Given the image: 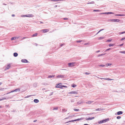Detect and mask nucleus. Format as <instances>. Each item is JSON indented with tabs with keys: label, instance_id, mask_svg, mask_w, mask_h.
I'll return each mask as SVG.
<instances>
[{
	"label": "nucleus",
	"instance_id": "nucleus-1",
	"mask_svg": "<svg viewBox=\"0 0 125 125\" xmlns=\"http://www.w3.org/2000/svg\"><path fill=\"white\" fill-rule=\"evenodd\" d=\"M75 62H73L68 63V65L69 67H73L75 66Z\"/></svg>",
	"mask_w": 125,
	"mask_h": 125
},
{
	"label": "nucleus",
	"instance_id": "nucleus-2",
	"mask_svg": "<svg viewBox=\"0 0 125 125\" xmlns=\"http://www.w3.org/2000/svg\"><path fill=\"white\" fill-rule=\"evenodd\" d=\"M33 16H34L32 14H28V15H21V17H33Z\"/></svg>",
	"mask_w": 125,
	"mask_h": 125
},
{
	"label": "nucleus",
	"instance_id": "nucleus-3",
	"mask_svg": "<svg viewBox=\"0 0 125 125\" xmlns=\"http://www.w3.org/2000/svg\"><path fill=\"white\" fill-rule=\"evenodd\" d=\"M78 94V92L74 91H72L68 93V94Z\"/></svg>",
	"mask_w": 125,
	"mask_h": 125
},
{
	"label": "nucleus",
	"instance_id": "nucleus-4",
	"mask_svg": "<svg viewBox=\"0 0 125 125\" xmlns=\"http://www.w3.org/2000/svg\"><path fill=\"white\" fill-rule=\"evenodd\" d=\"M61 83H59L58 84H56V85L55 87L56 88H59L61 89H62V85H61Z\"/></svg>",
	"mask_w": 125,
	"mask_h": 125
},
{
	"label": "nucleus",
	"instance_id": "nucleus-5",
	"mask_svg": "<svg viewBox=\"0 0 125 125\" xmlns=\"http://www.w3.org/2000/svg\"><path fill=\"white\" fill-rule=\"evenodd\" d=\"M109 21L112 22H118L119 21V20L117 19H110Z\"/></svg>",
	"mask_w": 125,
	"mask_h": 125
},
{
	"label": "nucleus",
	"instance_id": "nucleus-6",
	"mask_svg": "<svg viewBox=\"0 0 125 125\" xmlns=\"http://www.w3.org/2000/svg\"><path fill=\"white\" fill-rule=\"evenodd\" d=\"M20 91V89H19V88L17 89H15V90H13L12 91H11V92H10L9 93H7V94H8L10 93H12V92H19Z\"/></svg>",
	"mask_w": 125,
	"mask_h": 125
},
{
	"label": "nucleus",
	"instance_id": "nucleus-7",
	"mask_svg": "<svg viewBox=\"0 0 125 125\" xmlns=\"http://www.w3.org/2000/svg\"><path fill=\"white\" fill-rule=\"evenodd\" d=\"M49 30L47 29H45L41 30V31L44 33L47 32L49 31Z\"/></svg>",
	"mask_w": 125,
	"mask_h": 125
},
{
	"label": "nucleus",
	"instance_id": "nucleus-8",
	"mask_svg": "<svg viewBox=\"0 0 125 125\" xmlns=\"http://www.w3.org/2000/svg\"><path fill=\"white\" fill-rule=\"evenodd\" d=\"M100 79H103L105 80H107L109 81V80H113L112 79H110L109 78H100Z\"/></svg>",
	"mask_w": 125,
	"mask_h": 125
},
{
	"label": "nucleus",
	"instance_id": "nucleus-9",
	"mask_svg": "<svg viewBox=\"0 0 125 125\" xmlns=\"http://www.w3.org/2000/svg\"><path fill=\"white\" fill-rule=\"evenodd\" d=\"M19 38V37H14L11 38V40H16Z\"/></svg>",
	"mask_w": 125,
	"mask_h": 125
},
{
	"label": "nucleus",
	"instance_id": "nucleus-10",
	"mask_svg": "<svg viewBox=\"0 0 125 125\" xmlns=\"http://www.w3.org/2000/svg\"><path fill=\"white\" fill-rule=\"evenodd\" d=\"M108 119H107L102 120V123H104L108 121Z\"/></svg>",
	"mask_w": 125,
	"mask_h": 125
},
{
	"label": "nucleus",
	"instance_id": "nucleus-11",
	"mask_svg": "<svg viewBox=\"0 0 125 125\" xmlns=\"http://www.w3.org/2000/svg\"><path fill=\"white\" fill-rule=\"evenodd\" d=\"M94 117H90L89 118H86V119L87 120H89L93 119H94Z\"/></svg>",
	"mask_w": 125,
	"mask_h": 125
},
{
	"label": "nucleus",
	"instance_id": "nucleus-12",
	"mask_svg": "<svg viewBox=\"0 0 125 125\" xmlns=\"http://www.w3.org/2000/svg\"><path fill=\"white\" fill-rule=\"evenodd\" d=\"M93 102L92 101H89L86 102H85V103L86 104H91Z\"/></svg>",
	"mask_w": 125,
	"mask_h": 125
},
{
	"label": "nucleus",
	"instance_id": "nucleus-13",
	"mask_svg": "<svg viewBox=\"0 0 125 125\" xmlns=\"http://www.w3.org/2000/svg\"><path fill=\"white\" fill-rule=\"evenodd\" d=\"M58 107H53L52 110L54 111L55 110H57L58 109Z\"/></svg>",
	"mask_w": 125,
	"mask_h": 125
},
{
	"label": "nucleus",
	"instance_id": "nucleus-14",
	"mask_svg": "<svg viewBox=\"0 0 125 125\" xmlns=\"http://www.w3.org/2000/svg\"><path fill=\"white\" fill-rule=\"evenodd\" d=\"M114 13L111 12H104V14H113Z\"/></svg>",
	"mask_w": 125,
	"mask_h": 125
},
{
	"label": "nucleus",
	"instance_id": "nucleus-15",
	"mask_svg": "<svg viewBox=\"0 0 125 125\" xmlns=\"http://www.w3.org/2000/svg\"><path fill=\"white\" fill-rule=\"evenodd\" d=\"M10 64L8 65V66H7L6 67L5 70H7L8 69L10 68Z\"/></svg>",
	"mask_w": 125,
	"mask_h": 125
},
{
	"label": "nucleus",
	"instance_id": "nucleus-16",
	"mask_svg": "<svg viewBox=\"0 0 125 125\" xmlns=\"http://www.w3.org/2000/svg\"><path fill=\"white\" fill-rule=\"evenodd\" d=\"M57 77L58 78H63V76L62 75H58L57 76Z\"/></svg>",
	"mask_w": 125,
	"mask_h": 125
},
{
	"label": "nucleus",
	"instance_id": "nucleus-17",
	"mask_svg": "<svg viewBox=\"0 0 125 125\" xmlns=\"http://www.w3.org/2000/svg\"><path fill=\"white\" fill-rule=\"evenodd\" d=\"M34 102L35 103H38L39 102V100L37 99H35L34 100Z\"/></svg>",
	"mask_w": 125,
	"mask_h": 125
},
{
	"label": "nucleus",
	"instance_id": "nucleus-18",
	"mask_svg": "<svg viewBox=\"0 0 125 125\" xmlns=\"http://www.w3.org/2000/svg\"><path fill=\"white\" fill-rule=\"evenodd\" d=\"M21 62H27V61L26 60H21Z\"/></svg>",
	"mask_w": 125,
	"mask_h": 125
},
{
	"label": "nucleus",
	"instance_id": "nucleus-19",
	"mask_svg": "<svg viewBox=\"0 0 125 125\" xmlns=\"http://www.w3.org/2000/svg\"><path fill=\"white\" fill-rule=\"evenodd\" d=\"M94 1H92L90 2H88L87 3V4H94Z\"/></svg>",
	"mask_w": 125,
	"mask_h": 125
},
{
	"label": "nucleus",
	"instance_id": "nucleus-20",
	"mask_svg": "<svg viewBox=\"0 0 125 125\" xmlns=\"http://www.w3.org/2000/svg\"><path fill=\"white\" fill-rule=\"evenodd\" d=\"M123 113V112L122 111H119L117 112V114L118 115L121 114Z\"/></svg>",
	"mask_w": 125,
	"mask_h": 125
},
{
	"label": "nucleus",
	"instance_id": "nucleus-21",
	"mask_svg": "<svg viewBox=\"0 0 125 125\" xmlns=\"http://www.w3.org/2000/svg\"><path fill=\"white\" fill-rule=\"evenodd\" d=\"M82 120V118H79L76 119L74 120V121H78L80 120Z\"/></svg>",
	"mask_w": 125,
	"mask_h": 125
},
{
	"label": "nucleus",
	"instance_id": "nucleus-22",
	"mask_svg": "<svg viewBox=\"0 0 125 125\" xmlns=\"http://www.w3.org/2000/svg\"><path fill=\"white\" fill-rule=\"evenodd\" d=\"M115 16H125V15L124 14H115Z\"/></svg>",
	"mask_w": 125,
	"mask_h": 125
},
{
	"label": "nucleus",
	"instance_id": "nucleus-23",
	"mask_svg": "<svg viewBox=\"0 0 125 125\" xmlns=\"http://www.w3.org/2000/svg\"><path fill=\"white\" fill-rule=\"evenodd\" d=\"M112 64L111 63H107L106 64V66H107V67H108V66H110Z\"/></svg>",
	"mask_w": 125,
	"mask_h": 125
},
{
	"label": "nucleus",
	"instance_id": "nucleus-24",
	"mask_svg": "<svg viewBox=\"0 0 125 125\" xmlns=\"http://www.w3.org/2000/svg\"><path fill=\"white\" fill-rule=\"evenodd\" d=\"M13 55L14 56L16 57L18 56V54L17 53H14Z\"/></svg>",
	"mask_w": 125,
	"mask_h": 125
},
{
	"label": "nucleus",
	"instance_id": "nucleus-25",
	"mask_svg": "<svg viewBox=\"0 0 125 125\" xmlns=\"http://www.w3.org/2000/svg\"><path fill=\"white\" fill-rule=\"evenodd\" d=\"M104 38V37H101L99 38L98 39L99 40H101L103 39Z\"/></svg>",
	"mask_w": 125,
	"mask_h": 125
},
{
	"label": "nucleus",
	"instance_id": "nucleus-26",
	"mask_svg": "<svg viewBox=\"0 0 125 125\" xmlns=\"http://www.w3.org/2000/svg\"><path fill=\"white\" fill-rule=\"evenodd\" d=\"M77 86L76 85L74 84H73L71 85L72 87H73L74 88L76 87Z\"/></svg>",
	"mask_w": 125,
	"mask_h": 125
},
{
	"label": "nucleus",
	"instance_id": "nucleus-27",
	"mask_svg": "<svg viewBox=\"0 0 125 125\" xmlns=\"http://www.w3.org/2000/svg\"><path fill=\"white\" fill-rule=\"evenodd\" d=\"M119 52L120 53H121L125 54V51H120Z\"/></svg>",
	"mask_w": 125,
	"mask_h": 125
},
{
	"label": "nucleus",
	"instance_id": "nucleus-28",
	"mask_svg": "<svg viewBox=\"0 0 125 125\" xmlns=\"http://www.w3.org/2000/svg\"><path fill=\"white\" fill-rule=\"evenodd\" d=\"M74 121H74V120H71V121H69L68 122H66V123H68V122H74Z\"/></svg>",
	"mask_w": 125,
	"mask_h": 125
},
{
	"label": "nucleus",
	"instance_id": "nucleus-29",
	"mask_svg": "<svg viewBox=\"0 0 125 125\" xmlns=\"http://www.w3.org/2000/svg\"><path fill=\"white\" fill-rule=\"evenodd\" d=\"M94 11H96V12H100L101 11L99 10H93Z\"/></svg>",
	"mask_w": 125,
	"mask_h": 125
},
{
	"label": "nucleus",
	"instance_id": "nucleus-30",
	"mask_svg": "<svg viewBox=\"0 0 125 125\" xmlns=\"http://www.w3.org/2000/svg\"><path fill=\"white\" fill-rule=\"evenodd\" d=\"M102 110V109L101 108H98L97 109H96V111H101V110Z\"/></svg>",
	"mask_w": 125,
	"mask_h": 125
},
{
	"label": "nucleus",
	"instance_id": "nucleus-31",
	"mask_svg": "<svg viewBox=\"0 0 125 125\" xmlns=\"http://www.w3.org/2000/svg\"><path fill=\"white\" fill-rule=\"evenodd\" d=\"M37 35V33H35V34H33L32 36V37H34L36 36Z\"/></svg>",
	"mask_w": 125,
	"mask_h": 125
},
{
	"label": "nucleus",
	"instance_id": "nucleus-32",
	"mask_svg": "<svg viewBox=\"0 0 125 125\" xmlns=\"http://www.w3.org/2000/svg\"><path fill=\"white\" fill-rule=\"evenodd\" d=\"M104 30V29H101L97 33V34H98L99 32H100L101 31L103 30Z\"/></svg>",
	"mask_w": 125,
	"mask_h": 125
},
{
	"label": "nucleus",
	"instance_id": "nucleus-33",
	"mask_svg": "<svg viewBox=\"0 0 125 125\" xmlns=\"http://www.w3.org/2000/svg\"><path fill=\"white\" fill-rule=\"evenodd\" d=\"M112 40V39L108 40L106 41V42H110Z\"/></svg>",
	"mask_w": 125,
	"mask_h": 125
},
{
	"label": "nucleus",
	"instance_id": "nucleus-34",
	"mask_svg": "<svg viewBox=\"0 0 125 125\" xmlns=\"http://www.w3.org/2000/svg\"><path fill=\"white\" fill-rule=\"evenodd\" d=\"M63 0H51V1H62Z\"/></svg>",
	"mask_w": 125,
	"mask_h": 125
},
{
	"label": "nucleus",
	"instance_id": "nucleus-35",
	"mask_svg": "<svg viewBox=\"0 0 125 125\" xmlns=\"http://www.w3.org/2000/svg\"><path fill=\"white\" fill-rule=\"evenodd\" d=\"M99 67H104L105 66V65H99Z\"/></svg>",
	"mask_w": 125,
	"mask_h": 125
},
{
	"label": "nucleus",
	"instance_id": "nucleus-36",
	"mask_svg": "<svg viewBox=\"0 0 125 125\" xmlns=\"http://www.w3.org/2000/svg\"><path fill=\"white\" fill-rule=\"evenodd\" d=\"M54 76H53V75H52V76L50 75V76H48V77L49 78H52V77H54Z\"/></svg>",
	"mask_w": 125,
	"mask_h": 125
},
{
	"label": "nucleus",
	"instance_id": "nucleus-37",
	"mask_svg": "<svg viewBox=\"0 0 125 125\" xmlns=\"http://www.w3.org/2000/svg\"><path fill=\"white\" fill-rule=\"evenodd\" d=\"M114 44H109V47H111L112 46H113L114 45Z\"/></svg>",
	"mask_w": 125,
	"mask_h": 125
},
{
	"label": "nucleus",
	"instance_id": "nucleus-38",
	"mask_svg": "<svg viewBox=\"0 0 125 125\" xmlns=\"http://www.w3.org/2000/svg\"><path fill=\"white\" fill-rule=\"evenodd\" d=\"M121 118V117L119 116H117V119H120Z\"/></svg>",
	"mask_w": 125,
	"mask_h": 125
},
{
	"label": "nucleus",
	"instance_id": "nucleus-39",
	"mask_svg": "<svg viewBox=\"0 0 125 125\" xmlns=\"http://www.w3.org/2000/svg\"><path fill=\"white\" fill-rule=\"evenodd\" d=\"M124 39H125V37H124L123 38H122L121 39V41H123L124 40Z\"/></svg>",
	"mask_w": 125,
	"mask_h": 125
},
{
	"label": "nucleus",
	"instance_id": "nucleus-40",
	"mask_svg": "<svg viewBox=\"0 0 125 125\" xmlns=\"http://www.w3.org/2000/svg\"><path fill=\"white\" fill-rule=\"evenodd\" d=\"M98 123L99 124H101V123H102V120L101 121H100L99 122H98Z\"/></svg>",
	"mask_w": 125,
	"mask_h": 125
},
{
	"label": "nucleus",
	"instance_id": "nucleus-41",
	"mask_svg": "<svg viewBox=\"0 0 125 125\" xmlns=\"http://www.w3.org/2000/svg\"><path fill=\"white\" fill-rule=\"evenodd\" d=\"M82 103L81 102L79 101L77 102V104H79L81 103Z\"/></svg>",
	"mask_w": 125,
	"mask_h": 125
},
{
	"label": "nucleus",
	"instance_id": "nucleus-42",
	"mask_svg": "<svg viewBox=\"0 0 125 125\" xmlns=\"http://www.w3.org/2000/svg\"><path fill=\"white\" fill-rule=\"evenodd\" d=\"M63 19L64 20H67L68 19L67 18H64Z\"/></svg>",
	"mask_w": 125,
	"mask_h": 125
},
{
	"label": "nucleus",
	"instance_id": "nucleus-43",
	"mask_svg": "<svg viewBox=\"0 0 125 125\" xmlns=\"http://www.w3.org/2000/svg\"><path fill=\"white\" fill-rule=\"evenodd\" d=\"M74 110L75 111H78L79 110V109H74Z\"/></svg>",
	"mask_w": 125,
	"mask_h": 125
},
{
	"label": "nucleus",
	"instance_id": "nucleus-44",
	"mask_svg": "<svg viewBox=\"0 0 125 125\" xmlns=\"http://www.w3.org/2000/svg\"><path fill=\"white\" fill-rule=\"evenodd\" d=\"M85 74H89L90 73L88 72H86Z\"/></svg>",
	"mask_w": 125,
	"mask_h": 125
},
{
	"label": "nucleus",
	"instance_id": "nucleus-45",
	"mask_svg": "<svg viewBox=\"0 0 125 125\" xmlns=\"http://www.w3.org/2000/svg\"><path fill=\"white\" fill-rule=\"evenodd\" d=\"M111 49V48H109V49H106V51H108V50H110Z\"/></svg>",
	"mask_w": 125,
	"mask_h": 125
},
{
	"label": "nucleus",
	"instance_id": "nucleus-46",
	"mask_svg": "<svg viewBox=\"0 0 125 125\" xmlns=\"http://www.w3.org/2000/svg\"><path fill=\"white\" fill-rule=\"evenodd\" d=\"M81 42V41H77V43H80Z\"/></svg>",
	"mask_w": 125,
	"mask_h": 125
},
{
	"label": "nucleus",
	"instance_id": "nucleus-47",
	"mask_svg": "<svg viewBox=\"0 0 125 125\" xmlns=\"http://www.w3.org/2000/svg\"><path fill=\"white\" fill-rule=\"evenodd\" d=\"M6 99L5 98H3L2 99H0V101H2Z\"/></svg>",
	"mask_w": 125,
	"mask_h": 125
},
{
	"label": "nucleus",
	"instance_id": "nucleus-48",
	"mask_svg": "<svg viewBox=\"0 0 125 125\" xmlns=\"http://www.w3.org/2000/svg\"><path fill=\"white\" fill-rule=\"evenodd\" d=\"M31 96V95L28 96L27 97H25V98H28V97H30V96Z\"/></svg>",
	"mask_w": 125,
	"mask_h": 125
},
{
	"label": "nucleus",
	"instance_id": "nucleus-49",
	"mask_svg": "<svg viewBox=\"0 0 125 125\" xmlns=\"http://www.w3.org/2000/svg\"><path fill=\"white\" fill-rule=\"evenodd\" d=\"M65 87V88H67V86H64V85H62V87Z\"/></svg>",
	"mask_w": 125,
	"mask_h": 125
},
{
	"label": "nucleus",
	"instance_id": "nucleus-50",
	"mask_svg": "<svg viewBox=\"0 0 125 125\" xmlns=\"http://www.w3.org/2000/svg\"><path fill=\"white\" fill-rule=\"evenodd\" d=\"M125 33V31L123 32H121V33L122 34Z\"/></svg>",
	"mask_w": 125,
	"mask_h": 125
},
{
	"label": "nucleus",
	"instance_id": "nucleus-51",
	"mask_svg": "<svg viewBox=\"0 0 125 125\" xmlns=\"http://www.w3.org/2000/svg\"><path fill=\"white\" fill-rule=\"evenodd\" d=\"M104 54H100L99 55H98V56H102V55H104Z\"/></svg>",
	"mask_w": 125,
	"mask_h": 125
},
{
	"label": "nucleus",
	"instance_id": "nucleus-52",
	"mask_svg": "<svg viewBox=\"0 0 125 125\" xmlns=\"http://www.w3.org/2000/svg\"><path fill=\"white\" fill-rule=\"evenodd\" d=\"M100 14H104V13H100Z\"/></svg>",
	"mask_w": 125,
	"mask_h": 125
},
{
	"label": "nucleus",
	"instance_id": "nucleus-53",
	"mask_svg": "<svg viewBox=\"0 0 125 125\" xmlns=\"http://www.w3.org/2000/svg\"><path fill=\"white\" fill-rule=\"evenodd\" d=\"M123 44H122L120 45H119L120 46H122L123 45Z\"/></svg>",
	"mask_w": 125,
	"mask_h": 125
},
{
	"label": "nucleus",
	"instance_id": "nucleus-54",
	"mask_svg": "<svg viewBox=\"0 0 125 125\" xmlns=\"http://www.w3.org/2000/svg\"><path fill=\"white\" fill-rule=\"evenodd\" d=\"M121 33V32H119V33H118V34H122V33Z\"/></svg>",
	"mask_w": 125,
	"mask_h": 125
},
{
	"label": "nucleus",
	"instance_id": "nucleus-55",
	"mask_svg": "<svg viewBox=\"0 0 125 125\" xmlns=\"http://www.w3.org/2000/svg\"><path fill=\"white\" fill-rule=\"evenodd\" d=\"M11 16L12 17H14L15 16V15L14 14H12Z\"/></svg>",
	"mask_w": 125,
	"mask_h": 125
},
{
	"label": "nucleus",
	"instance_id": "nucleus-56",
	"mask_svg": "<svg viewBox=\"0 0 125 125\" xmlns=\"http://www.w3.org/2000/svg\"><path fill=\"white\" fill-rule=\"evenodd\" d=\"M64 45L63 44H61V45H60V46L61 47H62V46L63 45Z\"/></svg>",
	"mask_w": 125,
	"mask_h": 125
},
{
	"label": "nucleus",
	"instance_id": "nucleus-57",
	"mask_svg": "<svg viewBox=\"0 0 125 125\" xmlns=\"http://www.w3.org/2000/svg\"><path fill=\"white\" fill-rule=\"evenodd\" d=\"M100 52V51H99H99H97V52Z\"/></svg>",
	"mask_w": 125,
	"mask_h": 125
},
{
	"label": "nucleus",
	"instance_id": "nucleus-58",
	"mask_svg": "<svg viewBox=\"0 0 125 125\" xmlns=\"http://www.w3.org/2000/svg\"><path fill=\"white\" fill-rule=\"evenodd\" d=\"M88 44H89V43H85V44H84V45H85Z\"/></svg>",
	"mask_w": 125,
	"mask_h": 125
},
{
	"label": "nucleus",
	"instance_id": "nucleus-59",
	"mask_svg": "<svg viewBox=\"0 0 125 125\" xmlns=\"http://www.w3.org/2000/svg\"><path fill=\"white\" fill-rule=\"evenodd\" d=\"M57 5H55V6L54 7H55V8H56V7H57Z\"/></svg>",
	"mask_w": 125,
	"mask_h": 125
},
{
	"label": "nucleus",
	"instance_id": "nucleus-60",
	"mask_svg": "<svg viewBox=\"0 0 125 125\" xmlns=\"http://www.w3.org/2000/svg\"><path fill=\"white\" fill-rule=\"evenodd\" d=\"M84 125H88V124H84Z\"/></svg>",
	"mask_w": 125,
	"mask_h": 125
},
{
	"label": "nucleus",
	"instance_id": "nucleus-61",
	"mask_svg": "<svg viewBox=\"0 0 125 125\" xmlns=\"http://www.w3.org/2000/svg\"><path fill=\"white\" fill-rule=\"evenodd\" d=\"M2 83H0V85Z\"/></svg>",
	"mask_w": 125,
	"mask_h": 125
},
{
	"label": "nucleus",
	"instance_id": "nucleus-62",
	"mask_svg": "<svg viewBox=\"0 0 125 125\" xmlns=\"http://www.w3.org/2000/svg\"><path fill=\"white\" fill-rule=\"evenodd\" d=\"M1 107H2L1 106H0V108H1Z\"/></svg>",
	"mask_w": 125,
	"mask_h": 125
},
{
	"label": "nucleus",
	"instance_id": "nucleus-63",
	"mask_svg": "<svg viewBox=\"0 0 125 125\" xmlns=\"http://www.w3.org/2000/svg\"><path fill=\"white\" fill-rule=\"evenodd\" d=\"M64 109H63L62 110V111H64Z\"/></svg>",
	"mask_w": 125,
	"mask_h": 125
},
{
	"label": "nucleus",
	"instance_id": "nucleus-64",
	"mask_svg": "<svg viewBox=\"0 0 125 125\" xmlns=\"http://www.w3.org/2000/svg\"><path fill=\"white\" fill-rule=\"evenodd\" d=\"M36 122V121H34V122Z\"/></svg>",
	"mask_w": 125,
	"mask_h": 125
}]
</instances>
